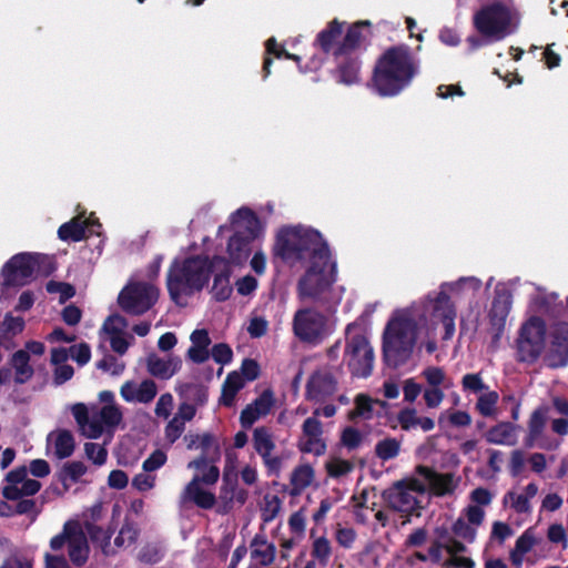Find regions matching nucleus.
<instances>
[{"label":"nucleus","mask_w":568,"mask_h":568,"mask_svg":"<svg viewBox=\"0 0 568 568\" xmlns=\"http://www.w3.org/2000/svg\"><path fill=\"white\" fill-rule=\"evenodd\" d=\"M275 253L291 266L305 268L296 285L301 301L337 303L341 293L335 292L337 263L321 234L304 226L283 227L278 231Z\"/></svg>","instance_id":"nucleus-1"},{"label":"nucleus","mask_w":568,"mask_h":568,"mask_svg":"<svg viewBox=\"0 0 568 568\" xmlns=\"http://www.w3.org/2000/svg\"><path fill=\"white\" fill-rule=\"evenodd\" d=\"M427 313L426 296L419 306L392 312L383 332V352L388 362L397 365L412 356L420 334L430 332V326H424V318L429 316Z\"/></svg>","instance_id":"nucleus-2"},{"label":"nucleus","mask_w":568,"mask_h":568,"mask_svg":"<svg viewBox=\"0 0 568 568\" xmlns=\"http://www.w3.org/2000/svg\"><path fill=\"white\" fill-rule=\"evenodd\" d=\"M98 405L87 406L83 403L72 405L71 413L79 426L80 433L92 439L100 438L104 434L112 437L113 432L123 419L121 406L115 402V396L110 390L99 393Z\"/></svg>","instance_id":"nucleus-3"},{"label":"nucleus","mask_w":568,"mask_h":568,"mask_svg":"<svg viewBox=\"0 0 568 568\" xmlns=\"http://www.w3.org/2000/svg\"><path fill=\"white\" fill-rule=\"evenodd\" d=\"M415 73L416 68L406 49H389L375 67L374 88L381 95H395L409 84Z\"/></svg>","instance_id":"nucleus-4"},{"label":"nucleus","mask_w":568,"mask_h":568,"mask_svg":"<svg viewBox=\"0 0 568 568\" xmlns=\"http://www.w3.org/2000/svg\"><path fill=\"white\" fill-rule=\"evenodd\" d=\"M481 288V281L469 276L459 278L456 282L443 283L438 291L426 295V302L429 303V310L434 316L439 317L444 328L443 339H450L455 334L456 308L450 300V295L470 298Z\"/></svg>","instance_id":"nucleus-5"},{"label":"nucleus","mask_w":568,"mask_h":568,"mask_svg":"<svg viewBox=\"0 0 568 568\" xmlns=\"http://www.w3.org/2000/svg\"><path fill=\"white\" fill-rule=\"evenodd\" d=\"M212 268V261L203 256L175 260L168 276L172 300L182 305L185 296L201 291L207 284Z\"/></svg>","instance_id":"nucleus-6"},{"label":"nucleus","mask_w":568,"mask_h":568,"mask_svg":"<svg viewBox=\"0 0 568 568\" xmlns=\"http://www.w3.org/2000/svg\"><path fill=\"white\" fill-rule=\"evenodd\" d=\"M473 23L486 42H497L517 31L520 13L511 6L493 2L474 14Z\"/></svg>","instance_id":"nucleus-7"},{"label":"nucleus","mask_w":568,"mask_h":568,"mask_svg":"<svg viewBox=\"0 0 568 568\" xmlns=\"http://www.w3.org/2000/svg\"><path fill=\"white\" fill-rule=\"evenodd\" d=\"M231 224L235 234L227 244L229 265H239L244 263L251 252L250 242L258 234L260 222L254 213L246 209H239L231 216Z\"/></svg>","instance_id":"nucleus-8"},{"label":"nucleus","mask_w":568,"mask_h":568,"mask_svg":"<svg viewBox=\"0 0 568 568\" xmlns=\"http://www.w3.org/2000/svg\"><path fill=\"white\" fill-rule=\"evenodd\" d=\"M344 358L355 376L366 377L373 369L374 352L361 323L354 322L346 327Z\"/></svg>","instance_id":"nucleus-9"},{"label":"nucleus","mask_w":568,"mask_h":568,"mask_svg":"<svg viewBox=\"0 0 568 568\" xmlns=\"http://www.w3.org/2000/svg\"><path fill=\"white\" fill-rule=\"evenodd\" d=\"M335 320L315 307H302L293 317L294 334L303 342L318 344L335 329Z\"/></svg>","instance_id":"nucleus-10"},{"label":"nucleus","mask_w":568,"mask_h":568,"mask_svg":"<svg viewBox=\"0 0 568 568\" xmlns=\"http://www.w3.org/2000/svg\"><path fill=\"white\" fill-rule=\"evenodd\" d=\"M64 547H68L69 557L74 565L81 566L87 561L90 550L89 544L78 520H68L63 525L62 531L50 540V548L53 551H59Z\"/></svg>","instance_id":"nucleus-11"},{"label":"nucleus","mask_w":568,"mask_h":568,"mask_svg":"<svg viewBox=\"0 0 568 568\" xmlns=\"http://www.w3.org/2000/svg\"><path fill=\"white\" fill-rule=\"evenodd\" d=\"M425 493L426 485L417 476L395 484L385 498L392 509L409 514L419 507Z\"/></svg>","instance_id":"nucleus-12"},{"label":"nucleus","mask_w":568,"mask_h":568,"mask_svg":"<svg viewBox=\"0 0 568 568\" xmlns=\"http://www.w3.org/2000/svg\"><path fill=\"white\" fill-rule=\"evenodd\" d=\"M158 297L159 291L152 284L131 281L120 292L118 302L125 312L142 314L152 307Z\"/></svg>","instance_id":"nucleus-13"},{"label":"nucleus","mask_w":568,"mask_h":568,"mask_svg":"<svg viewBox=\"0 0 568 568\" xmlns=\"http://www.w3.org/2000/svg\"><path fill=\"white\" fill-rule=\"evenodd\" d=\"M546 325L536 316L527 320L520 329L518 338V352L521 361L532 362L545 349Z\"/></svg>","instance_id":"nucleus-14"},{"label":"nucleus","mask_w":568,"mask_h":568,"mask_svg":"<svg viewBox=\"0 0 568 568\" xmlns=\"http://www.w3.org/2000/svg\"><path fill=\"white\" fill-rule=\"evenodd\" d=\"M40 255L19 253L2 267L1 275L6 285H24L33 276Z\"/></svg>","instance_id":"nucleus-15"},{"label":"nucleus","mask_w":568,"mask_h":568,"mask_svg":"<svg viewBox=\"0 0 568 568\" xmlns=\"http://www.w3.org/2000/svg\"><path fill=\"white\" fill-rule=\"evenodd\" d=\"M91 538L101 547L103 554L111 556L121 549L131 547L138 539L139 530L132 524H124L114 538L113 545L111 544V534L109 530L101 527H93L89 529Z\"/></svg>","instance_id":"nucleus-16"},{"label":"nucleus","mask_w":568,"mask_h":568,"mask_svg":"<svg viewBox=\"0 0 568 568\" xmlns=\"http://www.w3.org/2000/svg\"><path fill=\"white\" fill-rule=\"evenodd\" d=\"M40 483L28 477L24 466L10 470L2 483V495L6 499L17 500L23 496H32L40 490Z\"/></svg>","instance_id":"nucleus-17"},{"label":"nucleus","mask_w":568,"mask_h":568,"mask_svg":"<svg viewBox=\"0 0 568 568\" xmlns=\"http://www.w3.org/2000/svg\"><path fill=\"white\" fill-rule=\"evenodd\" d=\"M416 475L426 485V491L437 497L454 495L462 480L453 473H436L425 466H418Z\"/></svg>","instance_id":"nucleus-18"},{"label":"nucleus","mask_w":568,"mask_h":568,"mask_svg":"<svg viewBox=\"0 0 568 568\" xmlns=\"http://www.w3.org/2000/svg\"><path fill=\"white\" fill-rule=\"evenodd\" d=\"M442 549H445L449 558L445 561L446 566H454L458 568H475V561L463 554L466 550L465 545L456 538L443 539L437 545L429 549V558L434 561L442 559Z\"/></svg>","instance_id":"nucleus-19"},{"label":"nucleus","mask_w":568,"mask_h":568,"mask_svg":"<svg viewBox=\"0 0 568 568\" xmlns=\"http://www.w3.org/2000/svg\"><path fill=\"white\" fill-rule=\"evenodd\" d=\"M220 457V447H215L214 454H211L210 456L201 455L200 457L191 460L187 464V468L194 470L192 479H197L206 486L215 485L220 478V469L216 465Z\"/></svg>","instance_id":"nucleus-20"},{"label":"nucleus","mask_w":568,"mask_h":568,"mask_svg":"<svg viewBox=\"0 0 568 568\" xmlns=\"http://www.w3.org/2000/svg\"><path fill=\"white\" fill-rule=\"evenodd\" d=\"M253 446L270 470H280L282 460L274 455V436L266 427L261 426L254 429Z\"/></svg>","instance_id":"nucleus-21"},{"label":"nucleus","mask_w":568,"mask_h":568,"mask_svg":"<svg viewBox=\"0 0 568 568\" xmlns=\"http://www.w3.org/2000/svg\"><path fill=\"white\" fill-rule=\"evenodd\" d=\"M210 487L197 479H191L180 495V504L184 506L192 503L202 509L213 508L216 497Z\"/></svg>","instance_id":"nucleus-22"},{"label":"nucleus","mask_w":568,"mask_h":568,"mask_svg":"<svg viewBox=\"0 0 568 568\" xmlns=\"http://www.w3.org/2000/svg\"><path fill=\"white\" fill-rule=\"evenodd\" d=\"M275 398L272 390H264L254 402L248 404L240 416L242 427L250 428L255 422L265 417L274 407Z\"/></svg>","instance_id":"nucleus-23"},{"label":"nucleus","mask_w":568,"mask_h":568,"mask_svg":"<svg viewBox=\"0 0 568 568\" xmlns=\"http://www.w3.org/2000/svg\"><path fill=\"white\" fill-rule=\"evenodd\" d=\"M126 321L120 315H111L104 322L102 332L110 341L111 347L119 354H124L129 347V337L126 333Z\"/></svg>","instance_id":"nucleus-24"},{"label":"nucleus","mask_w":568,"mask_h":568,"mask_svg":"<svg viewBox=\"0 0 568 568\" xmlns=\"http://www.w3.org/2000/svg\"><path fill=\"white\" fill-rule=\"evenodd\" d=\"M158 387L151 379L128 381L120 388V395L126 403L148 404L154 399Z\"/></svg>","instance_id":"nucleus-25"},{"label":"nucleus","mask_w":568,"mask_h":568,"mask_svg":"<svg viewBox=\"0 0 568 568\" xmlns=\"http://www.w3.org/2000/svg\"><path fill=\"white\" fill-rule=\"evenodd\" d=\"M546 361L551 367H562L568 364V324L561 323L555 327Z\"/></svg>","instance_id":"nucleus-26"},{"label":"nucleus","mask_w":568,"mask_h":568,"mask_svg":"<svg viewBox=\"0 0 568 568\" xmlns=\"http://www.w3.org/2000/svg\"><path fill=\"white\" fill-rule=\"evenodd\" d=\"M300 449L304 453L322 455L326 445L322 438V424L314 417L307 418L303 424V433L300 439Z\"/></svg>","instance_id":"nucleus-27"},{"label":"nucleus","mask_w":568,"mask_h":568,"mask_svg":"<svg viewBox=\"0 0 568 568\" xmlns=\"http://www.w3.org/2000/svg\"><path fill=\"white\" fill-rule=\"evenodd\" d=\"M212 272L215 273L212 295L216 301H226L232 294V285L230 283L231 267L229 262L222 257L212 260Z\"/></svg>","instance_id":"nucleus-28"},{"label":"nucleus","mask_w":568,"mask_h":568,"mask_svg":"<svg viewBox=\"0 0 568 568\" xmlns=\"http://www.w3.org/2000/svg\"><path fill=\"white\" fill-rule=\"evenodd\" d=\"M100 226L98 221L91 215L88 219H84L81 214L71 220L68 223H64L60 226L58 234L59 237L63 241H80L87 234L98 233L94 227Z\"/></svg>","instance_id":"nucleus-29"},{"label":"nucleus","mask_w":568,"mask_h":568,"mask_svg":"<svg viewBox=\"0 0 568 568\" xmlns=\"http://www.w3.org/2000/svg\"><path fill=\"white\" fill-rule=\"evenodd\" d=\"M276 556V547L270 542L263 535H256L250 545L248 568H262L271 566Z\"/></svg>","instance_id":"nucleus-30"},{"label":"nucleus","mask_w":568,"mask_h":568,"mask_svg":"<svg viewBox=\"0 0 568 568\" xmlns=\"http://www.w3.org/2000/svg\"><path fill=\"white\" fill-rule=\"evenodd\" d=\"M336 388V381L328 371H318L307 383V396L314 400H323L331 396Z\"/></svg>","instance_id":"nucleus-31"},{"label":"nucleus","mask_w":568,"mask_h":568,"mask_svg":"<svg viewBox=\"0 0 568 568\" xmlns=\"http://www.w3.org/2000/svg\"><path fill=\"white\" fill-rule=\"evenodd\" d=\"M489 317L491 324L500 329L511 307V295L504 285H497Z\"/></svg>","instance_id":"nucleus-32"},{"label":"nucleus","mask_w":568,"mask_h":568,"mask_svg":"<svg viewBox=\"0 0 568 568\" xmlns=\"http://www.w3.org/2000/svg\"><path fill=\"white\" fill-rule=\"evenodd\" d=\"M181 358L176 356L160 357L152 354L148 357V372L161 379L171 378L181 368Z\"/></svg>","instance_id":"nucleus-33"},{"label":"nucleus","mask_w":568,"mask_h":568,"mask_svg":"<svg viewBox=\"0 0 568 568\" xmlns=\"http://www.w3.org/2000/svg\"><path fill=\"white\" fill-rule=\"evenodd\" d=\"M518 427L508 422H501L491 427L485 435L487 442L495 445L513 446L517 443Z\"/></svg>","instance_id":"nucleus-34"},{"label":"nucleus","mask_w":568,"mask_h":568,"mask_svg":"<svg viewBox=\"0 0 568 568\" xmlns=\"http://www.w3.org/2000/svg\"><path fill=\"white\" fill-rule=\"evenodd\" d=\"M48 447L53 450L58 458H67L74 450V439L70 432L60 429L49 434Z\"/></svg>","instance_id":"nucleus-35"},{"label":"nucleus","mask_w":568,"mask_h":568,"mask_svg":"<svg viewBox=\"0 0 568 568\" xmlns=\"http://www.w3.org/2000/svg\"><path fill=\"white\" fill-rule=\"evenodd\" d=\"M369 22L368 21H359L354 23L347 30L346 36L344 37L343 43L336 47L335 54H342L346 51L356 48L362 43V41L366 40L369 36Z\"/></svg>","instance_id":"nucleus-36"},{"label":"nucleus","mask_w":568,"mask_h":568,"mask_svg":"<svg viewBox=\"0 0 568 568\" xmlns=\"http://www.w3.org/2000/svg\"><path fill=\"white\" fill-rule=\"evenodd\" d=\"M315 481V470L308 464L296 466L290 478L291 495L298 496Z\"/></svg>","instance_id":"nucleus-37"},{"label":"nucleus","mask_w":568,"mask_h":568,"mask_svg":"<svg viewBox=\"0 0 568 568\" xmlns=\"http://www.w3.org/2000/svg\"><path fill=\"white\" fill-rule=\"evenodd\" d=\"M312 539V548H311V557L310 561L315 564V567L318 565L324 568L328 565L332 554L333 547L331 540L325 536H315L314 530L311 531Z\"/></svg>","instance_id":"nucleus-38"},{"label":"nucleus","mask_w":568,"mask_h":568,"mask_svg":"<svg viewBox=\"0 0 568 568\" xmlns=\"http://www.w3.org/2000/svg\"><path fill=\"white\" fill-rule=\"evenodd\" d=\"M10 365L14 371L16 383L24 384L32 378L34 371L30 365V356L27 351L14 352Z\"/></svg>","instance_id":"nucleus-39"},{"label":"nucleus","mask_w":568,"mask_h":568,"mask_svg":"<svg viewBox=\"0 0 568 568\" xmlns=\"http://www.w3.org/2000/svg\"><path fill=\"white\" fill-rule=\"evenodd\" d=\"M245 385V379L239 372H232L227 375L221 395V404L224 406H232L235 399L236 394L240 389H242Z\"/></svg>","instance_id":"nucleus-40"},{"label":"nucleus","mask_w":568,"mask_h":568,"mask_svg":"<svg viewBox=\"0 0 568 568\" xmlns=\"http://www.w3.org/2000/svg\"><path fill=\"white\" fill-rule=\"evenodd\" d=\"M427 314H429L428 318H424V326H430V332L422 333L420 337H418L419 347L425 348L427 353L432 354L437 348V343L435 339V332L438 324L442 325L439 317L434 316L432 311L429 310V303L426 302Z\"/></svg>","instance_id":"nucleus-41"},{"label":"nucleus","mask_w":568,"mask_h":568,"mask_svg":"<svg viewBox=\"0 0 568 568\" xmlns=\"http://www.w3.org/2000/svg\"><path fill=\"white\" fill-rule=\"evenodd\" d=\"M382 405L379 400H374L365 394H359L355 398V409L351 412V418L371 419L374 416L375 406Z\"/></svg>","instance_id":"nucleus-42"},{"label":"nucleus","mask_w":568,"mask_h":568,"mask_svg":"<svg viewBox=\"0 0 568 568\" xmlns=\"http://www.w3.org/2000/svg\"><path fill=\"white\" fill-rule=\"evenodd\" d=\"M438 424L443 427L455 426L465 427L471 424L470 415L465 410L447 409L440 413Z\"/></svg>","instance_id":"nucleus-43"},{"label":"nucleus","mask_w":568,"mask_h":568,"mask_svg":"<svg viewBox=\"0 0 568 568\" xmlns=\"http://www.w3.org/2000/svg\"><path fill=\"white\" fill-rule=\"evenodd\" d=\"M499 395L495 390L483 392L476 403V408L480 415L485 417H494L497 415V403Z\"/></svg>","instance_id":"nucleus-44"},{"label":"nucleus","mask_w":568,"mask_h":568,"mask_svg":"<svg viewBox=\"0 0 568 568\" xmlns=\"http://www.w3.org/2000/svg\"><path fill=\"white\" fill-rule=\"evenodd\" d=\"M536 544V538L531 530H526L517 540L511 552V559L515 564H521L524 556L529 552Z\"/></svg>","instance_id":"nucleus-45"},{"label":"nucleus","mask_w":568,"mask_h":568,"mask_svg":"<svg viewBox=\"0 0 568 568\" xmlns=\"http://www.w3.org/2000/svg\"><path fill=\"white\" fill-rule=\"evenodd\" d=\"M452 531L456 538L473 544L476 540L478 528L458 516L452 525Z\"/></svg>","instance_id":"nucleus-46"},{"label":"nucleus","mask_w":568,"mask_h":568,"mask_svg":"<svg viewBox=\"0 0 568 568\" xmlns=\"http://www.w3.org/2000/svg\"><path fill=\"white\" fill-rule=\"evenodd\" d=\"M325 469L329 477L338 478L353 470V464L346 459L332 457L325 463Z\"/></svg>","instance_id":"nucleus-47"},{"label":"nucleus","mask_w":568,"mask_h":568,"mask_svg":"<svg viewBox=\"0 0 568 568\" xmlns=\"http://www.w3.org/2000/svg\"><path fill=\"white\" fill-rule=\"evenodd\" d=\"M342 27L337 21H333L327 29L318 34V42L325 51H329L337 39L341 37Z\"/></svg>","instance_id":"nucleus-48"},{"label":"nucleus","mask_w":568,"mask_h":568,"mask_svg":"<svg viewBox=\"0 0 568 568\" xmlns=\"http://www.w3.org/2000/svg\"><path fill=\"white\" fill-rule=\"evenodd\" d=\"M87 473V466L82 462H70L62 468V480L64 483H75L80 480Z\"/></svg>","instance_id":"nucleus-49"},{"label":"nucleus","mask_w":568,"mask_h":568,"mask_svg":"<svg viewBox=\"0 0 568 568\" xmlns=\"http://www.w3.org/2000/svg\"><path fill=\"white\" fill-rule=\"evenodd\" d=\"M400 444L395 438H386L376 445V454L379 458L387 460L398 455Z\"/></svg>","instance_id":"nucleus-50"},{"label":"nucleus","mask_w":568,"mask_h":568,"mask_svg":"<svg viewBox=\"0 0 568 568\" xmlns=\"http://www.w3.org/2000/svg\"><path fill=\"white\" fill-rule=\"evenodd\" d=\"M281 499L275 495H266L262 507V518L268 523L275 519L281 510Z\"/></svg>","instance_id":"nucleus-51"},{"label":"nucleus","mask_w":568,"mask_h":568,"mask_svg":"<svg viewBox=\"0 0 568 568\" xmlns=\"http://www.w3.org/2000/svg\"><path fill=\"white\" fill-rule=\"evenodd\" d=\"M485 516V509L477 507V505H467L459 514V517L478 529L483 525Z\"/></svg>","instance_id":"nucleus-52"},{"label":"nucleus","mask_w":568,"mask_h":568,"mask_svg":"<svg viewBox=\"0 0 568 568\" xmlns=\"http://www.w3.org/2000/svg\"><path fill=\"white\" fill-rule=\"evenodd\" d=\"M163 554V548L159 542H145L139 551V559L144 562H156Z\"/></svg>","instance_id":"nucleus-53"},{"label":"nucleus","mask_w":568,"mask_h":568,"mask_svg":"<svg viewBox=\"0 0 568 568\" xmlns=\"http://www.w3.org/2000/svg\"><path fill=\"white\" fill-rule=\"evenodd\" d=\"M84 452L87 457L98 466L105 464L108 458V450L103 445L97 443H87L84 445Z\"/></svg>","instance_id":"nucleus-54"},{"label":"nucleus","mask_w":568,"mask_h":568,"mask_svg":"<svg viewBox=\"0 0 568 568\" xmlns=\"http://www.w3.org/2000/svg\"><path fill=\"white\" fill-rule=\"evenodd\" d=\"M290 531L292 535H296L297 538H304L306 529V517L303 509L293 513L287 521Z\"/></svg>","instance_id":"nucleus-55"},{"label":"nucleus","mask_w":568,"mask_h":568,"mask_svg":"<svg viewBox=\"0 0 568 568\" xmlns=\"http://www.w3.org/2000/svg\"><path fill=\"white\" fill-rule=\"evenodd\" d=\"M1 328L4 333L14 336L23 331L24 321L20 316H13L12 314L8 313L1 323Z\"/></svg>","instance_id":"nucleus-56"},{"label":"nucleus","mask_w":568,"mask_h":568,"mask_svg":"<svg viewBox=\"0 0 568 568\" xmlns=\"http://www.w3.org/2000/svg\"><path fill=\"white\" fill-rule=\"evenodd\" d=\"M335 539L339 546L344 548H352L356 540V532L351 527L337 525L335 531Z\"/></svg>","instance_id":"nucleus-57"},{"label":"nucleus","mask_w":568,"mask_h":568,"mask_svg":"<svg viewBox=\"0 0 568 568\" xmlns=\"http://www.w3.org/2000/svg\"><path fill=\"white\" fill-rule=\"evenodd\" d=\"M47 291L51 294H59L60 302L71 298L75 293L73 286L70 284L54 281H50L47 284Z\"/></svg>","instance_id":"nucleus-58"},{"label":"nucleus","mask_w":568,"mask_h":568,"mask_svg":"<svg viewBox=\"0 0 568 568\" xmlns=\"http://www.w3.org/2000/svg\"><path fill=\"white\" fill-rule=\"evenodd\" d=\"M469 500V505H477V507L485 509V507L491 504L493 495L488 489L478 487L471 490Z\"/></svg>","instance_id":"nucleus-59"},{"label":"nucleus","mask_w":568,"mask_h":568,"mask_svg":"<svg viewBox=\"0 0 568 568\" xmlns=\"http://www.w3.org/2000/svg\"><path fill=\"white\" fill-rule=\"evenodd\" d=\"M463 388L473 393H483L488 390L481 377L478 374H466L462 381Z\"/></svg>","instance_id":"nucleus-60"},{"label":"nucleus","mask_w":568,"mask_h":568,"mask_svg":"<svg viewBox=\"0 0 568 568\" xmlns=\"http://www.w3.org/2000/svg\"><path fill=\"white\" fill-rule=\"evenodd\" d=\"M97 366L99 369H102L113 376L121 375L125 367L122 362H119L112 356L104 357L97 364Z\"/></svg>","instance_id":"nucleus-61"},{"label":"nucleus","mask_w":568,"mask_h":568,"mask_svg":"<svg viewBox=\"0 0 568 568\" xmlns=\"http://www.w3.org/2000/svg\"><path fill=\"white\" fill-rule=\"evenodd\" d=\"M268 323L264 317L252 316L247 325V332L251 337L257 338L266 334Z\"/></svg>","instance_id":"nucleus-62"},{"label":"nucleus","mask_w":568,"mask_h":568,"mask_svg":"<svg viewBox=\"0 0 568 568\" xmlns=\"http://www.w3.org/2000/svg\"><path fill=\"white\" fill-rule=\"evenodd\" d=\"M70 356L79 365H85L91 358V349L88 344L81 343L70 347Z\"/></svg>","instance_id":"nucleus-63"},{"label":"nucleus","mask_w":568,"mask_h":568,"mask_svg":"<svg viewBox=\"0 0 568 568\" xmlns=\"http://www.w3.org/2000/svg\"><path fill=\"white\" fill-rule=\"evenodd\" d=\"M423 376L432 387H438L439 385H443L446 382L444 371L435 366L427 367L426 369H424Z\"/></svg>","instance_id":"nucleus-64"}]
</instances>
